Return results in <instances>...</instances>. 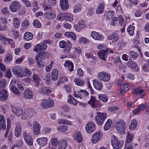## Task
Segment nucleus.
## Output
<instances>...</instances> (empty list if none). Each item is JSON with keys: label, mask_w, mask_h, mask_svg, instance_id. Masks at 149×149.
<instances>
[{"label": "nucleus", "mask_w": 149, "mask_h": 149, "mask_svg": "<svg viewBox=\"0 0 149 149\" xmlns=\"http://www.w3.org/2000/svg\"><path fill=\"white\" fill-rule=\"evenodd\" d=\"M124 142L123 141L118 140L117 137L114 135L111 136V143L113 148L116 149L121 148L123 146Z\"/></svg>", "instance_id": "nucleus-1"}, {"label": "nucleus", "mask_w": 149, "mask_h": 149, "mask_svg": "<svg viewBox=\"0 0 149 149\" xmlns=\"http://www.w3.org/2000/svg\"><path fill=\"white\" fill-rule=\"evenodd\" d=\"M117 131L120 134H123L125 133L126 129V124L124 121L120 120L118 121L116 125Z\"/></svg>", "instance_id": "nucleus-2"}, {"label": "nucleus", "mask_w": 149, "mask_h": 149, "mask_svg": "<svg viewBox=\"0 0 149 149\" xmlns=\"http://www.w3.org/2000/svg\"><path fill=\"white\" fill-rule=\"evenodd\" d=\"M59 46L61 48H65L64 51L67 53L70 51L72 48V43L68 40L66 42L64 40L61 41L59 42Z\"/></svg>", "instance_id": "nucleus-3"}, {"label": "nucleus", "mask_w": 149, "mask_h": 149, "mask_svg": "<svg viewBox=\"0 0 149 149\" xmlns=\"http://www.w3.org/2000/svg\"><path fill=\"white\" fill-rule=\"evenodd\" d=\"M107 115L106 113H101L100 112H97V115L95 117L97 124L99 125L102 124L107 118Z\"/></svg>", "instance_id": "nucleus-4"}, {"label": "nucleus", "mask_w": 149, "mask_h": 149, "mask_svg": "<svg viewBox=\"0 0 149 149\" xmlns=\"http://www.w3.org/2000/svg\"><path fill=\"white\" fill-rule=\"evenodd\" d=\"M23 136L26 143L29 146H31L33 144V139L29 133V131L26 130L23 132Z\"/></svg>", "instance_id": "nucleus-5"}, {"label": "nucleus", "mask_w": 149, "mask_h": 149, "mask_svg": "<svg viewBox=\"0 0 149 149\" xmlns=\"http://www.w3.org/2000/svg\"><path fill=\"white\" fill-rule=\"evenodd\" d=\"M57 19L58 20L62 21L64 20L71 22L73 18L72 15L69 13H63L59 14L57 17Z\"/></svg>", "instance_id": "nucleus-6"}, {"label": "nucleus", "mask_w": 149, "mask_h": 149, "mask_svg": "<svg viewBox=\"0 0 149 149\" xmlns=\"http://www.w3.org/2000/svg\"><path fill=\"white\" fill-rule=\"evenodd\" d=\"M21 5L17 1H13L9 6V8L10 11L15 13L17 12L21 7Z\"/></svg>", "instance_id": "nucleus-7"}, {"label": "nucleus", "mask_w": 149, "mask_h": 149, "mask_svg": "<svg viewBox=\"0 0 149 149\" xmlns=\"http://www.w3.org/2000/svg\"><path fill=\"white\" fill-rule=\"evenodd\" d=\"M97 76L100 80L104 82H108L110 79V74L105 72H100Z\"/></svg>", "instance_id": "nucleus-8"}, {"label": "nucleus", "mask_w": 149, "mask_h": 149, "mask_svg": "<svg viewBox=\"0 0 149 149\" xmlns=\"http://www.w3.org/2000/svg\"><path fill=\"white\" fill-rule=\"evenodd\" d=\"M56 16V12L52 9H50L45 13L44 17L49 20L53 19L55 18Z\"/></svg>", "instance_id": "nucleus-9"}, {"label": "nucleus", "mask_w": 149, "mask_h": 149, "mask_svg": "<svg viewBox=\"0 0 149 149\" xmlns=\"http://www.w3.org/2000/svg\"><path fill=\"white\" fill-rule=\"evenodd\" d=\"M102 133L100 131L95 132L92 136L91 141L93 143H96L98 142L102 137Z\"/></svg>", "instance_id": "nucleus-10"}, {"label": "nucleus", "mask_w": 149, "mask_h": 149, "mask_svg": "<svg viewBox=\"0 0 149 149\" xmlns=\"http://www.w3.org/2000/svg\"><path fill=\"white\" fill-rule=\"evenodd\" d=\"M33 132L35 135H38L40 133L41 126L38 122L34 121L33 124Z\"/></svg>", "instance_id": "nucleus-11"}, {"label": "nucleus", "mask_w": 149, "mask_h": 149, "mask_svg": "<svg viewBox=\"0 0 149 149\" xmlns=\"http://www.w3.org/2000/svg\"><path fill=\"white\" fill-rule=\"evenodd\" d=\"M47 47V45L44 43L38 44L34 47L33 51L36 52H39L45 51Z\"/></svg>", "instance_id": "nucleus-12"}, {"label": "nucleus", "mask_w": 149, "mask_h": 149, "mask_svg": "<svg viewBox=\"0 0 149 149\" xmlns=\"http://www.w3.org/2000/svg\"><path fill=\"white\" fill-rule=\"evenodd\" d=\"M109 50L108 48H106V49H104L99 51L98 52V54L100 58L104 61H106Z\"/></svg>", "instance_id": "nucleus-13"}, {"label": "nucleus", "mask_w": 149, "mask_h": 149, "mask_svg": "<svg viewBox=\"0 0 149 149\" xmlns=\"http://www.w3.org/2000/svg\"><path fill=\"white\" fill-rule=\"evenodd\" d=\"M132 93L133 95H140L141 97L143 98L146 95V91L141 88L140 87H138L132 90Z\"/></svg>", "instance_id": "nucleus-14"}, {"label": "nucleus", "mask_w": 149, "mask_h": 149, "mask_svg": "<svg viewBox=\"0 0 149 149\" xmlns=\"http://www.w3.org/2000/svg\"><path fill=\"white\" fill-rule=\"evenodd\" d=\"M91 36L94 39L99 41H102L104 39V36L100 33L95 31L91 33Z\"/></svg>", "instance_id": "nucleus-15"}, {"label": "nucleus", "mask_w": 149, "mask_h": 149, "mask_svg": "<svg viewBox=\"0 0 149 149\" xmlns=\"http://www.w3.org/2000/svg\"><path fill=\"white\" fill-rule=\"evenodd\" d=\"M22 128L21 125L19 123H16L14 132L15 136L17 137H19L20 136L22 133Z\"/></svg>", "instance_id": "nucleus-16"}, {"label": "nucleus", "mask_w": 149, "mask_h": 149, "mask_svg": "<svg viewBox=\"0 0 149 149\" xmlns=\"http://www.w3.org/2000/svg\"><path fill=\"white\" fill-rule=\"evenodd\" d=\"M22 95L23 97L28 99H32L33 97L32 91L28 88L26 89L25 90L24 92L22 94Z\"/></svg>", "instance_id": "nucleus-17"}, {"label": "nucleus", "mask_w": 149, "mask_h": 149, "mask_svg": "<svg viewBox=\"0 0 149 149\" xmlns=\"http://www.w3.org/2000/svg\"><path fill=\"white\" fill-rule=\"evenodd\" d=\"M126 65L135 72H138L139 70L137 64L134 61H129L127 63Z\"/></svg>", "instance_id": "nucleus-18"}, {"label": "nucleus", "mask_w": 149, "mask_h": 149, "mask_svg": "<svg viewBox=\"0 0 149 149\" xmlns=\"http://www.w3.org/2000/svg\"><path fill=\"white\" fill-rule=\"evenodd\" d=\"M95 125L93 123H89L86 125V131L88 133H91L93 132L95 130Z\"/></svg>", "instance_id": "nucleus-19"}, {"label": "nucleus", "mask_w": 149, "mask_h": 149, "mask_svg": "<svg viewBox=\"0 0 149 149\" xmlns=\"http://www.w3.org/2000/svg\"><path fill=\"white\" fill-rule=\"evenodd\" d=\"M74 92V97L77 98L79 97L80 99L87 96L88 94V92L85 90H81L77 93L75 91Z\"/></svg>", "instance_id": "nucleus-20"}, {"label": "nucleus", "mask_w": 149, "mask_h": 149, "mask_svg": "<svg viewBox=\"0 0 149 149\" xmlns=\"http://www.w3.org/2000/svg\"><path fill=\"white\" fill-rule=\"evenodd\" d=\"M22 68L19 66H17L13 67L12 69V71L13 74L17 78H21Z\"/></svg>", "instance_id": "nucleus-21"}, {"label": "nucleus", "mask_w": 149, "mask_h": 149, "mask_svg": "<svg viewBox=\"0 0 149 149\" xmlns=\"http://www.w3.org/2000/svg\"><path fill=\"white\" fill-rule=\"evenodd\" d=\"M21 78L26 76H30L32 74V72L29 69L25 67L22 68Z\"/></svg>", "instance_id": "nucleus-22"}, {"label": "nucleus", "mask_w": 149, "mask_h": 149, "mask_svg": "<svg viewBox=\"0 0 149 149\" xmlns=\"http://www.w3.org/2000/svg\"><path fill=\"white\" fill-rule=\"evenodd\" d=\"M11 109L13 113L17 116H19L22 114V110L21 108L12 107Z\"/></svg>", "instance_id": "nucleus-23"}, {"label": "nucleus", "mask_w": 149, "mask_h": 149, "mask_svg": "<svg viewBox=\"0 0 149 149\" xmlns=\"http://www.w3.org/2000/svg\"><path fill=\"white\" fill-rule=\"evenodd\" d=\"M8 98L7 91L4 89L0 90V100L3 101L6 100Z\"/></svg>", "instance_id": "nucleus-24"}, {"label": "nucleus", "mask_w": 149, "mask_h": 149, "mask_svg": "<svg viewBox=\"0 0 149 149\" xmlns=\"http://www.w3.org/2000/svg\"><path fill=\"white\" fill-rule=\"evenodd\" d=\"M67 142L65 140L63 139L59 141L58 149H65L67 146Z\"/></svg>", "instance_id": "nucleus-25"}, {"label": "nucleus", "mask_w": 149, "mask_h": 149, "mask_svg": "<svg viewBox=\"0 0 149 149\" xmlns=\"http://www.w3.org/2000/svg\"><path fill=\"white\" fill-rule=\"evenodd\" d=\"M60 6L63 10L67 9L69 7L68 0H60Z\"/></svg>", "instance_id": "nucleus-26"}, {"label": "nucleus", "mask_w": 149, "mask_h": 149, "mask_svg": "<svg viewBox=\"0 0 149 149\" xmlns=\"http://www.w3.org/2000/svg\"><path fill=\"white\" fill-rule=\"evenodd\" d=\"M147 105L146 104H141L139 105L136 109L134 110L133 111V113L135 114H139L141 111H143L145 108L146 107Z\"/></svg>", "instance_id": "nucleus-27"}, {"label": "nucleus", "mask_w": 149, "mask_h": 149, "mask_svg": "<svg viewBox=\"0 0 149 149\" xmlns=\"http://www.w3.org/2000/svg\"><path fill=\"white\" fill-rule=\"evenodd\" d=\"M93 83L95 89L99 90L102 89L103 85L101 82L94 79L93 81Z\"/></svg>", "instance_id": "nucleus-28"}, {"label": "nucleus", "mask_w": 149, "mask_h": 149, "mask_svg": "<svg viewBox=\"0 0 149 149\" xmlns=\"http://www.w3.org/2000/svg\"><path fill=\"white\" fill-rule=\"evenodd\" d=\"M47 141V139L45 137L39 138L37 139V141L41 146H44L45 145Z\"/></svg>", "instance_id": "nucleus-29"}, {"label": "nucleus", "mask_w": 149, "mask_h": 149, "mask_svg": "<svg viewBox=\"0 0 149 149\" xmlns=\"http://www.w3.org/2000/svg\"><path fill=\"white\" fill-rule=\"evenodd\" d=\"M33 76V80L34 82V86L36 87H38L40 81H41V79L39 77L38 74L34 73Z\"/></svg>", "instance_id": "nucleus-30"}, {"label": "nucleus", "mask_w": 149, "mask_h": 149, "mask_svg": "<svg viewBox=\"0 0 149 149\" xmlns=\"http://www.w3.org/2000/svg\"><path fill=\"white\" fill-rule=\"evenodd\" d=\"M49 54L47 52H43L38 54L37 56H36V57H37L38 59L43 61L44 59L46 58H47L48 57Z\"/></svg>", "instance_id": "nucleus-31"}, {"label": "nucleus", "mask_w": 149, "mask_h": 149, "mask_svg": "<svg viewBox=\"0 0 149 149\" xmlns=\"http://www.w3.org/2000/svg\"><path fill=\"white\" fill-rule=\"evenodd\" d=\"M58 72L56 69H54L53 70L51 73V79L54 81L58 79Z\"/></svg>", "instance_id": "nucleus-32"}, {"label": "nucleus", "mask_w": 149, "mask_h": 149, "mask_svg": "<svg viewBox=\"0 0 149 149\" xmlns=\"http://www.w3.org/2000/svg\"><path fill=\"white\" fill-rule=\"evenodd\" d=\"M40 92L41 93L48 95L51 93V90L49 88L46 87H43L40 88Z\"/></svg>", "instance_id": "nucleus-33"}, {"label": "nucleus", "mask_w": 149, "mask_h": 149, "mask_svg": "<svg viewBox=\"0 0 149 149\" xmlns=\"http://www.w3.org/2000/svg\"><path fill=\"white\" fill-rule=\"evenodd\" d=\"M74 138L79 142H80L82 141V138L80 133L79 131L76 132L74 135Z\"/></svg>", "instance_id": "nucleus-34"}, {"label": "nucleus", "mask_w": 149, "mask_h": 149, "mask_svg": "<svg viewBox=\"0 0 149 149\" xmlns=\"http://www.w3.org/2000/svg\"><path fill=\"white\" fill-rule=\"evenodd\" d=\"M129 55L130 56L129 61L130 60L131 58H132L134 60H136L139 56L138 53H136L133 51H129Z\"/></svg>", "instance_id": "nucleus-35"}, {"label": "nucleus", "mask_w": 149, "mask_h": 149, "mask_svg": "<svg viewBox=\"0 0 149 149\" xmlns=\"http://www.w3.org/2000/svg\"><path fill=\"white\" fill-rule=\"evenodd\" d=\"M104 6L103 4L100 3L96 9V13L99 14L103 13L104 10Z\"/></svg>", "instance_id": "nucleus-36"}, {"label": "nucleus", "mask_w": 149, "mask_h": 149, "mask_svg": "<svg viewBox=\"0 0 149 149\" xmlns=\"http://www.w3.org/2000/svg\"><path fill=\"white\" fill-rule=\"evenodd\" d=\"M119 38V36L116 33H113L111 35L108 37L109 40H113L115 41H117Z\"/></svg>", "instance_id": "nucleus-37"}, {"label": "nucleus", "mask_w": 149, "mask_h": 149, "mask_svg": "<svg viewBox=\"0 0 149 149\" xmlns=\"http://www.w3.org/2000/svg\"><path fill=\"white\" fill-rule=\"evenodd\" d=\"M68 102L76 106L77 104L78 101L76 100L71 95H70L68 97Z\"/></svg>", "instance_id": "nucleus-38"}, {"label": "nucleus", "mask_w": 149, "mask_h": 149, "mask_svg": "<svg viewBox=\"0 0 149 149\" xmlns=\"http://www.w3.org/2000/svg\"><path fill=\"white\" fill-rule=\"evenodd\" d=\"M33 36L32 33L27 32L25 33L24 38L27 41L33 39Z\"/></svg>", "instance_id": "nucleus-39"}, {"label": "nucleus", "mask_w": 149, "mask_h": 149, "mask_svg": "<svg viewBox=\"0 0 149 149\" xmlns=\"http://www.w3.org/2000/svg\"><path fill=\"white\" fill-rule=\"evenodd\" d=\"M64 35L67 37L72 38L74 41L75 40L76 38L75 34L72 32H66L65 33Z\"/></svg>", "instance_id": "nucleus-40"}, {"label": "nucleus", "mask_w": 149, "mask_h": 149, "mask_svg": "<svg viewBox=\"0 0 149 149\" xmlns=\"http://www.w3.org/2000/svg\"><path fill=\"white\" fill-rule=\"evenodd\" d=\"M74 81L77 85L79 86H83L85 84L84 80L79 78L75 79Z\"/></svg>", "instance_id": "nucleus-41"}, {"label": "nucleus", "mask_w": 149, "mask_h": 149, "mask_svg": "<svg viewBox=\"0 0 149 149\" xmlns=\"http://www.w3.org/2000/svg\"><path fill=\"white\" fill-rule=\"evenodd\" d=\"M133 138V135L132 134L128 132L127 133V138L125 143H130Z\"/></svg>", "instance_id": "nucleus-42"}, {"label": "nucleus", "mask_w": 149, "mask_h": 149, "mask_svg": "<svg viewBox=\"0 0 149 149\" xmlns=\"http://www.w3.org/2000/svg\"><path fill=\"white\" fill-rule=\"evenodd\" d=\"M134 26L130 25L128 27L127 31L128 34L131 36H132L134 33Z\"/></svg>", "instance_id": "nucleus-43"}, {"label": "nucleus", "mask_w": 149, "mask_h": 149, "mask_svg": "<svg viewBox=\"0 0 149 149\" xmlns=\"http://www.w3.org/2000/svg\"><path fill=\"white\" fill-rule=\"evenodd\" d=\"M20 19L19 18L15 17L13 19V25L16 28H18L20 24Z\"/></svg>", "instance_id": "nucleus-44"}, {"label": "nucleus", "mask_w": 149, "mask_h": 149, "mask_svg": "<svg viewBox=\"0 0 149 149\" xmlns=\"http://www.w3.org/2000/svg\"><path fill=\"white\" fill-rule=\"evenodd\" d=\"M3 126L4 128L5 126H6V119L4 116L2 114L0 115V126Z\"/></svg>", "instance_id": "nucleus-45"}, {"label": "nucleus", "mask_w": 149, "mask_h": 149, "mask_svg": "<svg viewBox=\"0 0 149 149\" xmlns=\"http://www.w3.org/2000/svg\"><path fill=\"white\" fill-rule=\"evenodd\" d=\"M137 122L136 120H132L130 125L129 128L130 130H132L135 129L136 127Z\"/></svg>", "instance_id": "nucleus-46"}, {"label": "nucleus", "mask_w": 149, "mask_h": 149, "mask_svg": "<svg viewBox=\"0 0 149 149\" xmlns=\"http://www.w3.org/2000/svg\"><path fill=\"white\" fill-rule=\"evenodd\" d=\"M118 20L119 24L122 26H125L126 25L125 24L124 19L121 15L118 16Z\"/></svg>", "instance_id": "nucleus-47"}, {"label": "nucleus", "mask_w": 149, "mask_h": 149, "mask_svg": "<svg viewBox=\"0 0 149 149\" xmlns=\"http://www.w3.org/2000/svg\"><path fill=\"white\" fill-rule=\"evenodd\" d=\"M99 101H95V99L94 97L92 96H91V98L89 101L88 102V103L90 104L93 107H96L95 103Z\"/></svg>", "instance_id": "nucleus-48"}, {"label": "nucleus", "mask_w": 149, "mask_h": 149, "mask_svg": "<svg viewBox=\"0 0 149 149\" xmlns=\"http://www.w3.org/2000/svg\"><path fill=\"white\" fill-rule=\"evenodd\" d=\"M29 21L26 19L22 21V28L23 29H26L29 26Z\"/></svg>", "instance_id": "nucleus-49"}, {"label": "nucleus", "mask_w": 149, "mask_h": 149, "mask_svg": "<svg viewBox=\"0 0 149 149\" xmlns=\"http://www.w3.org/2000/svg\"><path fill=\"white\" fill-rule=\"evenodd\" d=\"M98 99L104 102H107L108 100L107 97L105 95L100 94L98 95Z\"/></svg>", "instance_id": "nucleus-50"}, {"label": "nucleus", "mask_w": 149, "mask_h": 149, "mask_svg": "<svg viewBox=\"0 0 149 149\" xmlns=\"http://www.w3.org/2000/svg\"><path fill=\"white\" fill-rule=\"evenodd\" d=\"M111 124L112 121L110 119L108 120L104 126V130L106 131L108 130V129L111 127Z\"/></svg>", "instance_id": "nucleus-51"}, {"label": "nucleus", "mask_w": 149, "mask_h": 149, "mask_svg": "<svg viewBox=\"0 0 149 149\" xmlns=\"http://www.w3.org/2000/svg\"><path fill=\"white\" fill-rule=\"evenodd\" d=\"M10 89L14 94L17 95H20L19 91L15 86H12Z\"/></svg>", "instance_id": "nucleus-52"}, {"label": "nucleus", "mask_w": 149, "mask_h": 149, "mask_svg": "<svg viewBox=\"0 0 149 149\" xmlns=\"http://www.w3.org/2000/svg\"><path fill=\"white\" fill-rule=\"evenodd\" d=\"M30 118L34 117L36 114L35 110L33 108H29L27 109Z\"/></svg>", "instance_id": "nucleus-53"}, {"label": "nucleus", "mask_w": 149, "mask_h": 149, "mask_svg": "<svg viewBox=\"0 0 149 149\" xmlns=\"http://www.w3.org/2000/svg\"><path fill=\"white\" fill-rule=\"evenodd\" d=\"M35 58L38 67L42 68L45 66V64H44L43 61H42V60L41 61L40 59H38V58H37V57H36Z\"/></svg>", "instance_id": "nucleus-54"}, {"label": "nucleus", "mask_w": 149, "mask_h": 149, "mask_svg": "<svg viewBox=\"0 0 149 149\" xmlns=\"http://www.w3.org/2000/svg\"><path fill=\"white\" fill-rule=\"evenodd\" d=\"M51 145L54 146H57L59 143V141L55 138H52L51 140Z\"/></svg>", "instance_id": "nucleus-55"}, {"label": "nucleus", "mask_w": 149, "mask_h": 149, "mask_svg": "<svg viewBox=\"0 0 149 149\" xmlns=\"http://www.w3.org/2000/svg\"><path fill=\"white\" fill-rule=\"evenodd\" d=\"M30 118L29 116L27 109L24 111L23 113L22 114V118L23 120H25L28 118Z\"/></svg>", "instance_id": "nucleus-56"}, {"label": "nucleus", "mask_w": 149, "mask_h": 149, "mask_svg": "<svg viewBox=\"0 0 149 149\" xmlns=\"http://www.w3.org/2000/svg\"><path fill=\"white\" fill-rule=\"evenodd\" d=\"M6 42H7L8 44L10 45L11 47L12 48H13L15 47V43L12 39L6 38L5 41V42L6 43Z\"/></svg>", "instance_id": "nucleus-57"}, {"label": "nucleus", "mask_w": 149, "mask_h": 149, "mask_svg": "<svg viewBox=\"0 0 149 149\" xmlns=\"http://www.w3.org/2000/svg\"><path fill=\"white\" fill-rule=\"evenodd\" d=\"M68 79L65 77H60L58 81V83L57 85H59L61 83H64V82H66L67 81Z\"/></svg>", "instance_id": "nucleus-58"}, {"label": "nucleus", "mask_w": 149, "mask_h": 149, "mask_svg": "<svg viewBox=\"0 0 149 149\" xmlns=\"http://www.w3.org/2000/svg\"><path fill=\"white\" fill-rule=\"evenodd\" d=\"M47 103H48L47 100L45 99H43L40 102V105L43 108L45 109L47 107L48 104H47Z\"/></svg>", "instance_id": "nucleus-59"}, {"label": "nucleus", "mask_w": 149, "mask_h": 149, "mask_svg": "<svg viewBox=\"0 0 149 149\" xmlns=\"http://www.w3.org/2000/svg\"><path fill=\"white\" fill-rule=\"evenodd\" d=\"M82 7L81 5H77L74 7L73 12L75 13H76L80 11Z\"/></svg>", "instance_id": "nucleus-60"}, {"label": "nucleus", "mask_w": 149, "mask_h": 149, "mask_svg": "<svg viewBox=\"0 0 149 149\" xmlns=\"http://www.w3.org/2000/svg\"><path fill=\"white\" fill-rule=\"evenodd\" d=\"M68 129V127L65 125H63L58 127V130L61 132H64L66 131Z\"/></svg>", "instance_id": "nucleus-61"}, {"label": "nucleus", "mask_w": 149, "mask_h": 149, "mask_svg": "<svg viewBox=\"0 0 149 149\" xmlns=\"http://www.w3.org/2000/svg\"><path fill=\"white\" fill-rule=\"evenodd\" d=\"M33 25L37 28H40L41 26V24L38 20H35L33 23Z\"/></svg>", "instance_id": "nucleus-62"}, {"label": "nucleus", "mask_w": 149, "mask_h": 149, "mask_svg": "<svg viewBox=\"0 0 149 149\" xmlns=\"http://www.w3.org/2000/svg\"><path fill=\"white\" fill-rule=\"evenodd\" d=\"M119 109V107L117 106H113L110 107L108 108V110L109 112H113Z\"/></svg>", "instance_id": "nucleus-63"}, {"label": "nucleus", "mask_w": 149, "mask_h": 149, "mask_svg": "<svg viewBox=\"0 0 149 149\" xmlns=\"http://www.w3.org/2000/svg\"><path fill=\"white\" fill-rule=\"evenodd\" d=\"M78 41L80 42L83 43L84 44L88 42V40L84 37H81L80 38Z\"/></svg>", "instance_id": "nucleus-64"}]
</instances>
